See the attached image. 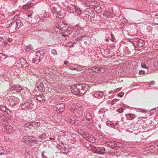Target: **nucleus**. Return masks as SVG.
<instances>
[{
  "mask_svg": "<svg viewBox=\"0 0 158 158\" xmlns=\"http://www.w3.org/2000/svg\"><path fill=\"white\" fill-rule=\"evenodd\" d=\"M72 92L74 94L82 96L85 94L89 89V86L84 84H77L72 86L71 88Z\"/></svg>",
  "mask_w": 158,
  "mask_h": 158,
  "instance_id": "f257e3e1",
  "label": "nucleus"
},
{
  "mask_svg": "<svg viewBox=\"0 0 158 158\" xmlns=\"http://www.w3.org/2000/svg\"><path fill=\"white\" fill-rule=\"evenodd\" d=\"M7 28L11 27L12 29H18L23 25L20 19L19 18V15H16L11 20L8 22Z\"/></svg>",
  "mask_w": 158,
  "mask_h": 158,
  "instance_id": "f03ea898",
  "label": "nucleus"
},
{
  "mask_svg": "<svg viewBox=\"0 0 158 158\" xmlns=\"http://www.w3.org/2000/svg\"><path fill=\"white\" fill-rule=\"evenodd\" d=\"M82 104L81 103L72 104L70 106V109L71 111L75 114L78 117H81L84 111Z\"/></svg>",
  "mask_w": 158,
  "mask_h": 158,
  "instance_id": "7ed1b4c3",
  "label": "nucleus"
},
{
  "mask_svg": "<svg viewBox=\"0 0 158 158\" xmlns=\"http://www.w3.org/2000/svg\"><path fill=\"white\" fill-rule=\"evenodd\" d=\"M2 120V123L3 125L2 131L8 134L12 133L14 131L13 127L7 122V118H4Z\"/></svg>",
  "mask_w": 158,
  "mask_h": 158,
  "instance_id": "20e7f679",
  "label": "nucleus"
},
{
  "mask_svg": "<svg viewBox=\"0 0 158 158\" xmlns=\"http://www.w3.org/2000/svg\"><path fill=\"white\" fill-rule=\"evenodd\" d=\"M44 53L43 51L37 52L35 57L33 59L32 61L35 64H38L44 57Z\"/></svg>",
  "mask_w": 158,
  "mask_h": 158,
  "instance_id": "39448f33",
  "label": "nucleus"
},
{
  "mask_svg": "<svg viewBox=\"0 0 158 158\" xmlns=\"http://www.w3.org/2000/svg\"><path fill=\"white\" fill-rule=\"evenodd\" d=\"M19 100V98H17L14 96L11 97L7 100V104L10 106L13 107L18 103Z\"/></svg>",
  "mask_w": 158,
  "mask_h": 158,
  "instance_id": "423d86ee",
  "label": "nucleus"
},
{
  "mask_svg": "<svg viewBox=\"0 0 158 158\" xmlns=\"http://www.w3.org/2000/svg\"><path fill=\"white\" fill-rule=\"evenodd\" d=\"M34 106V104L31 102H27L22 104L21 106L22 109L25 110H28L31 109Z\"/></svg>",
  "mask_w": 158,
  "mask_h": 158,
  "instance_id": "0eeeda50",
  "label": "nucleus"
},
{
  "mask_svg": "<svg viewBox=\"0 0 158 158\" xmlns=\"http://www.w3.org/2000/svg\"><path fill=\"white\" fill-rule=\"evenodd\" d=\"M65 105L63 103H60L57 104L56 106L54 108L55 110L57 113H61L64 110Z\"/></svg>",
  "mask_w": 158,
  "mask_h": 158,
  "instance_id": "6e6552de",
  "label": "nucleus"
},
{
  "mask_svg": "<svg viewBox=\"0 0 158 158\" xmlns=\"http://www.w3.org/2000/svg\"><path fill=\"white\" fill-rule=\"evenodd\" d=\"M18 64H20L22 67L25 68L29 66V64L27 63L25 59L24 58H21L19 59L17 61Z\"/></svg>",
  "mask_w": 158,
  "mask_h": 158,
  "instance_id": "1a4fd4ad",
  "label": "nucleus"
},
{
  "mask_svg": "<svg viewBox=\"0 0 158 158\" xmlns=\"http://www.w3.org/2000/svg\"><path fill=\"white\" fill-rule=\"evenodd\" d=\"M35 99L38 100L41 102H44L46 99V98L43 94H39L38 95H35Z\"/></svg>",
  "mask_w": 158,
  "mask_h": 158,
  "instance_id": "9d476101",
  "label": "nucleus"
},
{
  "mask_svg": "<svg viewBox=\"0 0 158 158\" xmlns=\"http://www.w3.org/2000/svg\"><path fill=\"white\" fill-rule=\"evenodd\" d=\"M134 41L136 43V46H138L139 47L143 46L144 44V41L143 40L140 39L138 38H135L134 39Z\"/></svg>",
  "mask_w": 158,
  "mask_h": 158,
  "instance_id": "9b49d317",
  "label": "nucleus"
},
{
  "mask_svg": "<svg viewBox=\"0 0 158 158\" xmlns=\"http://www.w3.org/2000/svg\"><path fill=\"white\" fill-rule=\"evenodd\" d=\"M95 153L99 154H104L105 148L104 147H97L95 148Z\"/></svg>",
  "mask_w": 158,
  "mask_h": 158,
  "instance_id": "f8f14e48",
  "label": "nucleus"
},
{
  "mask_svg": "<svg viewBox=\"0 0 158 158\" xmlns=\"http://www.w3.org/2000/svg\"><path fill=\"white\" fill-rule=\"evenodd\" d=\"M22 87L19 85H13L10 88V91L14 90L17 92L19 93L20 90H21Z\"/></svg>",
  "mask_w": 158,
  "mask_h": 158,
  "instance_id": "ddd939ff",
  "label": "nucleus"
},
{
  "mask_svg": "<svg viewBox=\"0 0 158 158\" xmlns=\"http://www.w3.org/2000/svg\"><path fill=\"white\" fill-rule=\"evenodd\" d=\"M103 94L101 91H95L93 96L97 98H100L101 97L103 96Z\"/></svg>",
  "mask_w": 158,
  "mask_h": 158,
  "instance_id": "4468645a",
  "label": "nucleus"
},
{
  "mask_svg": "<svg viewBox=\"0 0 158 158\" xmlns=\"http://www.w3.org/2000/svg\"><path fill=\"white\" fill-rule=\"evenodd\" d=\"M28 139L27 140V144H28L30 143L31 142H33L35 143H36L37 142V140H36V138L32 137V136H28Z\"/></svg>",
  "mask_w": 158,
  "mask_h": 158,
  "instance_id": "2eb2a0df",
  "label": "nucleus"
},
{
  "mask_svg": "<svg viewBox=\"0 0 158 158\" xmlns=\"http://www.w3.org/2000/svg\"><path fill=\"white\" fill-rule=\"evenodd\" d=\"M38 138L40 139L41 140H44V141L48 140V138L45 134H41L38 137Z\"/></svg>",
  "mask_w": 158,
  "mask_h": 158,
  "instance_id": "dca6fc26",
  "label": "nucleus"
},
{
  "mask_svg": "<svg viewBox=\"0 0 158 158\" xmlns=\"http://www.w3.org/2000/svg\"><path fill=\"white\" fill-rule=\"evenodd\" d=\"M34 4L32 3H28L24 5L23 6V9L27 10L29 8H31L33 6Z\"/></svg>",
  "mask_w": 158,
  "mask_h": 158,
  "instance_id": "f3484780",
  "label": "nucleus"
},
{
  "mask_svg": "<svg viewBox=\"0 0 158 158\" xmlns=\"http://www.w3.org/2000/svg\"><path fill=\"white\" fill-rule=\"evenodd\" d=\"M53 15H55L54 16L60 19L62 18L64 16L63 13H62L61 11L56 12V14L53 13Z\"/></svg>",
  "mask_w": 158,
  "mask_h": 158,
  "instance_id": "a211bd4d",
  "label": "nucleus"
},
{
  "mask_svg": "<svg viewBox=\"0 0 158 158\" xmlns=\"http://www.w3.org/2000/svg\"><path fill=\"white\" fill-rule=\"evenodd\" d=\"M93 71H94L95 72H99L100 73H103L105 71L106 69L103 68H95V70H93Z\"/></svg>",
  "mask_w": 158,
  "mask_h": 158,
  "instance_id": "6ab92c4d",
  "label": "nucleus"
},
{
  "mask_svg": "<svg viewBox=\"0 0 158 158\" xmlns=\"http://www.w3.org/2000/svg\"><path fill=\"white\" fill-rule=\"evenodd\" d=\"M91 115L89 113H88L83 118V120H87L88 121H89L91 119Z\"/></svg>",
  "mask_w": 158,
  "mask_h": 158,
  "instance_id": "aec40b11",
  "label": "nucleus"
},
{
  "mask_svg": "<svg viewBox=\"0 0 158 158\" xmlns=\"http://www.w3.org/2000/svg\"><path fill=\"white\" fill-rule=\"evenodd\" d=\"M24 48L26 51L28 52L32 51L33 49V47L31 44L25 46Z\"/></svg>",
  "mask_w": 158,
  "mask_h": 158,
  "instance_id": "412c9836",
  "label": "nucleus"
},
{
  "mask_svg": "<svg viewBox=\"0 0 158 158\" xmlns=\"http://www.w3.org/2000/svg\"><path fill=\"white\" fill-rule=\"evenodd\" d=\"M37 88L40 91H43L44 90V86L43 84L42 83H40L37 86Z\"/></svg>",
  "mask_w": 158,
  "mask_h": 158,
  "instance_id": "4be33fe9",
  "label": "nucleus"
},
{
  "mask_svg": "<svg viewBox=\"0 0 158 158\" xmlns=\"http://www.w3.org/2000/svg\"><path fill=\"white\" fill-rule=\"evenodd\" d=\"M33 125V129H35L39 127L40 126V123L39 122L32 123Z\"/></svg>",
  "mask_w": 158,
  "mask_h": 158,
  "instance_id": "5701e85b",
  "label": "nucleus"
},
{
  "mask_svg": "<svg viewBox=\"0 0 158 158\" xmlns=\"http://www.w3.org/2000/svg\"><path fill=\"white\" fill-rule=\"evenodd\" d=\"M114 141H108L106 142V145L110 146L111 147H113L114 145Z\"/></svg>",
  "mask_w": 158,
  "mask_h": 158,
  "instance_id": "b1692460",
  "label": "nucleus"
},
{
  "mask_svg": "<svg viewBox=\"0 0 158 158\" xmlns=\"http://www.w3.org/2000/svg\"><path fill=\"white\" fill-rule=\"evenodd\" d=\"M27 90V88H23V87H22L21 88V90H20L19 93L23 95H24V94H25V93Z\"/></svg>",
  "mask_w": 158,
  "mask_h": 158,
  "instance_id": "393cba45",
  "label": "nucleus"
},
{
  "mask_svg": "<svg viewBox=\"0 0 158 158\" xmlns=\"http://www.w3.org/2000/svg\"><path fill=\"white\" fill-rule=\"evenodd\" d=\"M75 6H73L72 7H68V10L69 12L70 13H73L74 9V7Z\"/></svg>",
  "mask_w": 158,
  "mask_h": 158,
  "instance_id": "a878e982",
  "label": "nucleus"
},
{
  "mask_svg": "<svg viewBox=\"0 0 158 158\" xmlns=\"http://www.w3.org/2000/svg\"><path fill=\"white\" fill-rule=\"evenodd\" d=\"M74 7V10L76 12L78 15L81 14V12L80 9L75 6Z\"/></svg>",
  "mask_w": 158,
  "mask_h": 158,
  "instance_id": "bb28decb",
  "label": "nucleus"
},
{
  "mask_svg": "<svg viewBox=\"0 0 158 158\" xmlns=\"http://www.w3.org/2000/svg\"><path fill=\"white\" fill-rule=\"evenodd\" d=\"M94 10L97 13H99L101 12V7L99 6L95 7L94 9Z\"/></svg>",
  "mask_w": 158,
  "mask_h": 158,
  "instance_id": "cd10ccee",
  "label": "nucleus"
},
{
  "mask_svg": "<svg viewBox=\"0 0 158 158\" xmlns=\"http://www.w3.org/2000/svg\"><path fill=\"white\" fill-rule=\"evenodd\" d=\"M114 147H122V144L119 143L118 142L116 141H114Z\"/></svg>",
  "mask_w": 158,
  "mask_h": 158,
  "instance_id": "c85d7f7f",
  "label": "nucleus"
},
{
  "mask_svg": "<svg viewBox=\"0 0 158 158\" xmlns=\"http://www.w3.org/2000/svg\"><path fill=\"white\" fill-rule=\"evenodd\" d=\"M6 58V55L2 53H0V61L5 59Z\"/></svg>",
  "mask_w": 158,
  "mask_h": 158,
  "instance_id": "c756f323",
  "label": "nucleus"
},
{
  "mask_svg": "<svg viewBox=\"0 0 158 158\" xmlns=\"http://www.w3.org/2000/svg\"><path fill=\"white\" fill-rule=\"evenodd\" d=\"M105 15L106 17L110 18L111 17L112 13L110 12L106 11L105 13Z\"/></svg>",
  "mask_w": 158,
  "mask_h": 158,
  "instance_id": "7c9ffc66",
  "label": "nucleus"
},
{
  "mask_svg": "<svg viewBox=\"0 0 158 158\" xmlns=\"http://www.w3.org/2000/svg\"><path fill=\"white\" fill-rule=\"evenodd\" d=\"M73 64L74 65L75 64H69V65L68 66V67H69V69H70L71 70H76V67H74L72 65H73Z\"/></svg>",
  "mask_w": 158,
  "mask_h": 158,
  "instance_id": "2f4dec72",
  "label": "nucleus"
},
{
  "mask_svg": "<svg viewBox=\"0 0 158 158\" xmlns=\"http://www.w3.org/2000/svg\"><path fill=\"white\" fill-rule=\"evenodd\" d=\"M28 138V136H25L23 137L22 139V141L23 142L27 144V140Z\"/></svg>",
  "mask_w": 158,
  "mask_h": 158,
  "instance_id": "473e14b6",
  "label": "nucleus"
},
{
  "mask_svg": "<svg viewBox=\"0 0 158 158\" xmlns=\"http://www.w3.org/2000/svg\"><path fill=\"white\" fill-rule=\"evenodd\" d=\"M74 65H76L77 66H79V67H76V71H80L81 70H82L83 68V67L82 66H80L79 65H77V64H75Z\"/></svg>",
  "mask_w": 158,
  "mask_h": 158,
  "instance_id": "72a5a7b5",
  "label": "nucleus"
},
{
  "mask_svg": "<svg viewBox=\"0 0 158 158\" xmlns=\"http://www.w3.org/2000/svg\"><path fill=\"white\" fill-rule=\"evenodd\" d=\"M106 109L104 108H101L99 111H98V113L99 114H102L105 112Z\"/></svg>",
  "mask_w": 158,
  "mask_h": 158,
  "instance_id": "f704fd0d",
  "label": "nucleus"
},
{
  "mask_svg": "<svg viewBox=\"0 0 158 158\" xmlns=\"http://www.w3.org/2000/svg\"><path fill=\"white\" fill-rule=\"evenodd\" d=\"M0 110L1 111L5 112L6 110V108L5 106H4L2 105H0Z\"/></svg>",
  "mask_w": 158,
  "mask_h": 158,
  "instance_id": "c9c22d12",
  "label": "nucleus"
},
{
  "mask_svg": "<svg viewBox=\"0 0 158 158\" xmlns=\"http://www.w3.org/2000/svg\"><path fill=\"white\" fill-rule=\"evenodd\" d=\"M28 126H29V129H33V125L32 123H28Z\"/></svg>",
  "mask_w": 158,
  "mask_h": 158,
  "instance_id": "e433bc0d",
  "label": "nucleus"
},
{
  "mask_svg": "<svg viewBox=\"0 0 158 158\" xmlns=\"http://www.w3.org/2000/svg\"><path fill=\"white\" fill-rule=\"evenodd\" d=\"M24 127L26 130L27 131H29V126H28V123L24 125Z\"/></svg>",
  "mask_w": 158,
  "mask_h": 158,
  "instance_id": "4c0bfd02",
  "label": "nucleus"
},
{
  "mask_svg": "<svg viewBox=\"0 0 158 158\" xmlns=\"http://www.w3.org/2000/svg\"><path fill=\"white\" fill-rule=\"evenodd\" d=\"M119 100L118 99H113L111 102V104L112 105H113L116 102L118 101Z\"/></svg>",
  "mask_w": 158,
  "mask_h": 158,
  "instance_id": "58836bf2",
  "label": "nucleus"
},
{
  "mask_svg": "<svg viewBox=\"0 0 158 158\" xmlns=\"http://www.w3.org/2000/svg\"><path fill=\"white\" fill-rule=\"evenodd\" d=\"M81 27L78 26V25H76L74 27V29L76 30H79L81 29Z\"/></svg>",
  "mask_w": 158,
  "mask_h": 158,
  "instance_id": "ea45409f",
  "label": "nucleus"
},
{
  "mask_svg": "<svg viewBox=\"0 0 158 158\" xmlns=\"http://www.w3.org/2000/svg\"><path fill=\"white\" fill-rule=\"evenodd\" d=\"M111 40L113 42H114L115 41V39L114 36L112 34H111Z\"/></svg>",
  "mask_w": 158,
  "mask_h": 158,
  "instance_id": "a19ab883",
  "label": "nucleus"
},
{
  "mask_svg": "<svg viewBox=\"0 0 158 158\" xmlns=\"http://www.w3.org/2000/svg\"><path fill=\"white\" fill-rule=\"evenodd\" d=\"M52 53L53 55H57V52L56 50L55 49H52Z\"/></svg>",
  "mask_w": 158,
  "mask_h": 158,
  "instance_id": "79ce46f5",
  "label": "nucleus"
},
{
  "mask_svg": "<svg viewBox=\"0 0 158 158\" xmlns=\"http://www.w3.org/2000/svg\"><path fill=\"white\" fill-rule=\"evenodd\" d=\"M117 111L119 112V113H122L123 111V109L122 108L118 109L117 110Z\"/></svg>",
  "mask_w": 158,
  "mask_h": 158,
  "instance_id": "37998d69",
  "label": "nucleus"
},
{
  "mask_svg": "<svg viewBox=\"0 0 158 158\" xmlns=\"http://www.w3.org/2000/svg\"><path fill=\"white\" fill-rule=\"evenodd\" d=\"M129 42L133 45L134 47H135V44H136L135 42L134 41V39L132 40H130Z\"/></svg>",
  "mask_w": 158,
  "mask_h": 158,
  "instance_id": "c03bdc74",
  "label": "nucleus"
},
{
  "mask_svg": "<svg viewBox=\"0 0 158 158\" xmlns=\"http://www.w3.org/2000/svg\"><path fill=\"white\" fill-rule=\"evenodd\" d=\"M129 116L131 118H134L135 117V115L134 114H129Z\"/></svg>",
  "mask_w": 158,
  "mask_h": 158,
  "instance_id": "a18cd8bd",
  "label": "nucleus"
},
{
  "mask_svg": "<svg viewBox=\"0 0 158 158\" xmlns=\"http://www.w3.org/2000/svg\"><path fill=\"white\" fill-rule=\"evenodd\" d=\"M141 66L142 68L148 69V68L146 66V65L143 63H142L141 64Z\"/></svg>",
  "mask_w": 158,
  "mask_h": 158,
  "instance_id": "49530a36",
  "label": "nucleus"
},
{
  "mask_svg": "<svg viewBox=\"0 0 158 158\" xmlns=\"http://www.w3.org/2000/svg\"><path fill=\"white\" fill-rule=\"evenodd\" d=\"M124 95V93L123 92H120L118 94V96L120 97H122Z\"/></svg>",
  "mask_w": 158,
  "mask_h": 158,
  "instance_id": "de8ad7c7",
  "label": "nucleus"
},
{
  "mask_svg": "<svg viewBox=\"0 0 158 158\" xmlns=\"http://www.w3.org/2000/svg\"><path fill=\"white\" fill-rule=\"evenodd\" d=\"M87 140H88V141L90 142H93V143L94 142L95 140L94 138H93V139H92V140H91L90 138H88Z\"/></svg>",
  "mask_w": 158,
  "mask_h": 158,
  "instance_id": "09e8293b",
  "label": "nucleus"
},
{
  "mask_svg": "<svg viewBox=\"0 0 158 158\" xmlns=\"http://www.w3.org/2000/svg\"><path fill=\"white\" fill-rule=\"evenodd\" d=\"M139 73L140 74H144L145 73V72L142 70H140L139 71Z\"/></svg>",
  "mask_w": 158,
  "mask_h": 158,
  "instance_id": "8fccbe9b",
  "label": "nucleus"
},
{
  "mask_svg": "<svg viewBox=\"0 0 158 158\" xmlns=\"http://www.w3.org/2000/svg\"><path fill=\"white\" fill-rule=\"evenodd\" d=\"M49 17L48 14H47L46 13H45L43 14V17Z\"/></svg>",
  "mask_w": 158,
  "mask_h": 158,
  "instance_id": "3c124183",
  "label": "nucleus"
},
{
  "mask_svg": "<svg viewBox=\"0 0 158 158\" xmlns=\"http://www.w3.org/2000/svg\"><path fill=\"white\" fill-rule=\"evenodd\" d=\"M139 111L140 112H141L142 113H145L147 111L146 110H143L142 109H139Z\"/></svg>",
  "mask_w": 158,
  "mask_h": 158,
  "instance_id": "603ef678",
  "label": "nucleus"
},
{
  "mask_svg": "<svg viewBox=\"0 0 158 158\" xmlns=\"http://www.w3.org/2000/svg\"><path fill=\"white\" fill-rule=\"evenodd\" d=\"M155 84V82L154 81H152L150 82L149 84L150 85H154Z\"/></svg>",
  "mask_w": 158,
  "mask_h": 158,
  "instance_id": "864d4df0",
  "label": "nucleus"
},
{
  "mask_svg": "<svg viewBox=\"0 0 158 158\" xmlns=\"http://www.w3.org/2000/svg\"><path fill=\"white\" fill-rule=\"evenodd\" d=\"M3 151V149L1 147H0V154H1L2 153V151Z\"/></svg>",
  "mask_w": 158,
  "mask_h": 158,
  "instance_id": "5fc2aeb1",
  "label": "nucleus"
},
{
  "mask_svg": "<svg viewBox=\"0 0 158 158\" xmlns=\"http://www.w3.org/2000/svg\"><path fill=\"white\" fill-rule=\"evenodd\" d=\"M44 152H42V157L43 158H46V157L43 154V153H44Z\"/></svg>",
  "mask_w": 158,
  "mask_h": 158,
  "instance_id": "6e6d98bb",
  "label": "nucleus"
},
{
  "mask_svg": "<svg viewBox=\"0 0 158 158\" xmlns=\"http://www.w3.org/2000/svg\"><path fill=\"white\" fill-rule=\"evenodd\" d=\"M27 15L28 17H31L32 15V14H31L30 15Z\"/></svg>",
  "mask_w": 158,
  "mask_h": 158,
  "instance_id": "4d7b16f0",
  "label": "nucleus"
},
{
  "mask_svg": "<svg viewBox=\"0 0 158 158\" xmlns=\"http://www.w3.org/2000/svg\"><path fill=\"white\" fill-rule=\"evenodd\" d=\"M68 61H65L64 63V64L65 65H67V64H68Z\"/></svg>",
  "mask_w": 158,
  "mask_h": 158,
  "instance_id": "13d9d810",
  "label": "nucleus"
},
{
  "mask_svg": "<svg viewBox=\"0 0 158 158\" xmlns=\"http://www.w3.org/2000/svg\"><path fill=\"white\" fill-rule=\"evenodd\" d=\"M49 139L50 140H54V138H53V137H50L49 138Z\"/></svg>",
  "mask_w": 158,
  "mask_h": 158,
  "instance_id": "bf43d9fd",
  "label": "nucleus"
},
{
  "mask_svg": "<svg viewBox=\"0 0 158 158\" xmlns=\"http://www.w3.org/2000/svg\"><path fill=\"white\" fill-rule=\"evenodd\" d=\"M156 146H158V142H157L156 143Z\"/></svg>",
  "mask_w": 158,
  "mask_h": 158,
  "instance_id": "052dcab7",
  "label": "nucleus"
},
{
  "mask_svg": "<svg viewBox=\"0 0 158 158\" xmlns=\"http://www.w3.org/2000/svg\"><path fill=\"white\" fill-rule=\"evenodd\" d=\"M2 38H0V42H1L2 40H1V39H2Z\"/></svg>",
  "mask_w": 158,
  "mask_h": 158,
  "instance_id": "680f3d73",
  "label": "nucleus"
},
{
  "mask_svg": "<svg viewBox=\"0 0 158 158\" xmlns=\"http://www.w3.org/2000/svg\"><path fill=\"white\" fill-rule=\"evenodd\" d=\"M118 89V91L121 90V89H119V88Z\"/></svg>",
  "mask_w": 158,
  "mask_h": 158,
  "instance_id": "e2e57ef3",
  "label": "nucleus"
},
{
  "mask_svg": "<svg viewBox=\"0 0 158 158\" xmlns=\"http://www.w3.org/2000/svg\"><path fill=\"white\" fill-rule=\"evenodd\" d=\"M69 31V34H70V31Z\"/></svg>",
  "mask_w": 158,
  "mask_h": 158,
  "instance_id": "0e129e2a",
  "label": "nucleus"
},
{
  "mask_svg": "<svg viewBox=\"0 0 158 158\" xmlns=\"http://www.w3.org/2000/svg\"><path fill=\"white\" fill-rule=\"evenodd\" d=\"M108 40H107V39H106V41H107Z\"/></svg>",
  "mask_w": 158,
  "mask_h": 158,
  "instance_id": "69168bd1",
  "label": "nucleus"
}]
</instances>
